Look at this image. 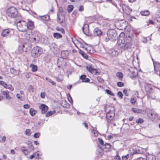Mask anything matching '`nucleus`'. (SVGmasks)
Listing matches in <instances>:
<instances>
[{"label": "nucleus", "mask_w": 160, "mask_h": 160, "mask_svg": "<svg viewBox=\"0 0 160 160\" xmlns=\"http://www.w3.org/2000/svg\"><path fill=\"white\" fill-rule=\"evenodd\" d=\"M53 36L54 38L57 39L61 38L62 37L61 34L57 32L54 33L53 34Z\"/></svg>", "instance_id": "412c9836"}, {"label": "nucleus", "mask_w": 160, "mask_h": 160, "mask_svg": "<svg viewBox=\"0 0 160 160\" xmlns=\"http://www.w3.org/2000/svg\"><path fill=\"white\" fill-rule=\"evenodd\" d=\"M98 141L100 144L102 145H104V142L102 140V139L101 138H99L98 139Z\"/></svg>", "instance_id": "8fccbe9b"}, {"label": "nucleus", "mask_w": 160, "mask_h": 160, "mask_svg": "<svg viewBox=\"0 0 160 160\" xmlns=\"http://www.w3.org/2000/svg\"><path fill=\"white\" fill-rule=\"evenodd\" d=\"M97 79L98 81L102 82L104 81V80L100 77L98 76L97 77Z\"/></svg>", "instance_id": "864d4df0"}, {"label": "nucleus", "mask_w": 160, "mask_h": 160, "mask_svg": "<svg viewBox=\"0 0 160 160\" xmlns=\"http://www.w3.org/2000/svg\"><path fill=\"white\" fill-rule=\"evenodd\" d=\"M30 130L29 129H27L25 131V134L29 136L30 135L31 133L30 132Z\"/></svg>", "instance_id": "603ef678"}, {"label": "nucleus", "mask_w": 160, "mask_h": 160, "mask_svg": "<svg viewBox=\"0 0 160 160\" xmlns=\"http://www.w3.org/2000/svg\"><path fill=\"white\" fill-rule=\"evenodd\" d=\"M40 135V132H37L35 133L34 135V137L35 138H39Z\"/></svg>", "instance_id": "37998d69"}, {"label": "nucleus", "mask_w": 160, "mask_h": 160, "mask_svg": "<svg viewBox=\"0 0 160 160\" xmlns=\"http://www.w3.org/2000/svg\"><path fill=\"white\" fill-rule=\"evenodd\" d=\"M39 108L41 110V112L42 113H45L48 110V107L46 105L44 104H41L39 106Z\"/></svg>", "instance_id": "ddd939ff"}, {"label": "nucleus", "mask_w": 160, "mask_h": 160, "mask_svg": "<svg viewBox=\"0 0 160 160\" xmlns=\"http://www.w3.org/2000/svg\"><path fill=\"white\" fill-rule=\"evenodd\" d=\"M27 23L24 21H18L17 23V27L19 31L25 32L27 29Z\"/></svg>", "instance_id": "39448f33"}, {"label": "nucleus", "mask_w": 160, "mask_h": 160, "mask_svg": "<svg viewBox=\"0 0 160 160\" xmlns=\"http://www.w3.org/2000/svg\"><path fill=\"white\" fill-rule=\"evenodd\" d=\"M63 12V9L61 7H60L59 8L58 13L59 14V13H62Z\"/></svg>", "instance_id": "5fc2aeb1"}, {"label": "nucleus", "mask_w": 160, "mask_h": 160, "mask_svg": "<svg viewBox=\"0 0 160 160\" xmlns=\"http://www.w3.org/2000/svg\"><path fill=\"white\" fill-rule=\"evenodd\" d=\"M67 52L65 51H63L61 52V56L63 58H66L67 56Z\"/></svg>", "instance_id": "7c9ffc66"}, {"label": "nucleus", "mask_w": 160, "mask_h": 160, "mask_svg": "<svg viewBox=\"0 0 160 160\" xmlns=\"http://www.w3.org/2000/svg\"><path fill=\"white\" fill-rule=\"evenodd\" d=\"M8 15L11 18H15L18 15V12L17 9L13 7H11L7 10Z\"/></svg>", "instance_id": "20e7f679"}, {"label": "nucleus", "mask_w": 160, "mask_h": 160, "mask_svg": "<svg viewBox=\"0 0 160 160\" xmlns=\"http://www.w3.org/2000/svg\"><path fill=\"white\" fill-rule=\"evenodd\" d=\"M131 44L130 42H126L124 40H122L120 43L119 44L120 47L124 49L127 50L130 48Z\"/></svg>", "instance_id": "423d86ee"}, {"label": "nucleus", "mask_w": 160, "mask_h": 160, "mask_svg": "<svg viewBox=\"0 0 160 160\" xmlns=\"http://www.w3.org/2000/svg\"><path fill=\"white\" fill-rule=\"evenodd\" d=\"M89 48H91L88 47V48H85V49L87 52H89V53H91V50H90Z\"/></svg>", "instance_id": "338daca9"}, {"label": "nucleus", "mask_w": 160, "mask_h": 160, "mask_svg": "<svg viewBox=\"0 0 160 160\" xmlns=\"http://www.w3.org/2000/svg\"><path fill=\"white\" fill-rule=\"evenodd\" d=\"M56 30L57 31H59L61 32L62 33H65V31L64 29L62 28H59L58 27L56 28Z\"/></svg>", "instance_id": "e433bc0d"}, {"label": "nucleus", "mask_w": 160, "mask_h": 160, "mask_svg": "<svg viewBox=\"0 0 160 160\" xmlns=\"http://www.w3.org/2000/svg\"><path fill=\"white\" fill-rule=\"evenodd\" d=\"M40 18L41 19L44 20H48L49 19V17L48 15H45L44 16H40Z\"/></svg>", "instance_id": "393cba45"}, {"label": "nucleus", "mask_w": 160, "mask_h": 160, "mask_svg": "<svg viewBox=\"0 0 160 160\" xmlns=\"http://www.w3.org/2000/svg\"><path fill=\"white\" fill-rule=\"evenodd\" d=\"M116 153V155L114 158V159L115 160H120L121 158L119 156L118 151H117Z\"/></svg>", "instance_id": "473e14b6"}, {"label": "nucleus", "mask_w": 160, "mask_h": 160, "mask_svg": "<svg viewBox=\"0 0 160 160\" xmlns=\"http://www.w3.org/2000/svg\"><path fill=\"white\" fill-rule=\"evenodd\" d=\"M23 107L25 109H28L30 108V106L28 104H26L24 105Z\"/></svg>", "instance_id": "052dcab7"}, {"label": "nucleus", "mask_w": 160, "mask_h": 160, "mask_svg": "<svg viewBox=\"0 0 160 160\" xmlns=\"http://www.w3.org/2000/svg\"><path fill=\"white\" fill-rule=\"evenodd\" d=\"M112 56H116L118 55V52L117 51H116L114 50H112L111 51V52H110Z\"/></svg>", "instance_id": "b1692460"}, {"label": "nucleus", "mask_w": 160, "mask_h": 160, "mask_svg": "<svg viewBox=\"0 0 160 160\" xmlns=\"http://www.w3.org/2000/svg\"><path fill=\"white\" fill-rule=\"evenodd\" d=\"M116 76L118 77L119 79L121 80L122 79L123 74L121 72H118L116 73Z\"/></svg>", "instance_id": "a878e982"}, {"label": "nucleus", "mask_w": 160, "mask_h": 160, "mask_svg": "<svg viewBox=\"0 0 160 160\" xmlns=\"http://www.w3.org/2000/svg\"><path fill=\"white\" fill-rule=\"evenodd\" d=\"M45 92H42V93H41V94H40V96H41V97L43 98H45Z\"/></svg>", "instance_id": "774afa93"}, {"label": "nucleus", "mask_w": 160, "mask_h": 160, "mask_svg": "<svg viewBox=\"0 0 160 160\" xmlns=\"http://www.w3.org/2000/svg\"><path fill=\"white\" fill-rule=\"evenodd\" d=\"M82 31L84 33L87 35L88 33L89 25L88 24H84L82 28Z\"/></svg>", "instance_id": "9b49d317"}, {"label": "nucleus", "mask_w": 160, "mask_h": 160, "mask_svg": "<svg viewBox=\"0 0 160 160\" xmlns=\"http://www.w3.org/2000/svg\"><path fill=\"white\" fill-rule=\"evenodd\" d=\"M132 111L134 112V113H140V112L139 111V110L138 109L135 108H132Z\"/></svg>", "instance_id": "c9c22d12"}, {"label": "nucleus", "mask_w": 160, "mask_h": 160, "mask_svg": "<svg viewBox=\"0 0 160 160\" xmlns=\"http://www.w3.org/2000/svg\"><path fill=\"white\" fill-rule=\"evenodd\" d=\"M30 67L32 68V71L33 72H36L37 70L38 67L36 65L33 64H31L30 65Z\"/></svg>", "instance_id": "4be33fe9"}, {"label": "nucleus", "mask_w": 160, "mask_h": 160, "mask_svg": "<svg viewBox=\"0 0 160 160\" xmlns=\"http://www.w3.org/2000/svg\"><path fill=\"white\" fill-rule=\"evenodd\" d=\"M52 112L51 111H50L49 112H48L46 114V117H48L52 115L53 114Z\"/></svg>", "instance_id": "09e8293b"}, {"label": "nucleus", "mask_w": 160, "mask_h": 160, "mask_svg": "<svg viewBox=\"0 0 160 160\" xmlns=\"http://www.w3.org/2000/svg\"><path fill=\"white\" fill-rule=\"evenodd\" d=\"M122 10L127 15H130L132 11V9L130 8L128 6L125 4H122L120 5Z\"/></svg>", "instance_id": "0eeeda50"}, {"label": "nucleus", "mask_w": 160, "mask_h": 160, "mask_svg": "<svg viewBox=\"0 0 160 160\" xmlns=\"http://www.w3.org/2000/svg\"><path fill=\"white\" fill-rule=\"evenodd\" d=\"M38 36L36 34L34 35L33 34L31 35L28 39V40L32 42H35L36 41H38Z\"/></svg>", "instance_id": "9d476101"}, {"label": "nucleus", "mask_w": 160, "mask_h": 160, "mask_svg": "<svg viewBox=\"0 0 160 160\" xmlns=\"http://www.w3.org/2000/svg\"><path fill=\"white\" fill-rule=\"evenodd\" d=\"M86 77V76L85 75H81L79 78V79H80L82 80H84L85 79V78Z\"/></svg>", "instance_id": "3c124183"}, {"label": "nucleus", "mask_w": 160, "mask_h": 160, "mask_svg": "<svg viewBox=\"0 0 160 160\" xmlns=\"http://www.w3.org/2000/svg\"><path fill=\"white\" fill-rule=\"evenodd\" d=\"M79 52L84 58L85 59L88 58V56L86 54L84 53L81 50H79Z\"/></svg>", "instance_id": "cd10ccee"}, {"label": "nucleus", "mask_w": 160, "mask_h": 160, "mask_svg": "<svg viewBox=\"0 0 160 160\" xmlns=\"http://www.w3.org/2000/svg\"><path fill=\"white\" fill-rule=\"evenodd\" d=\"M27 29H28L30 30H32L34 28V25L33 22L31 21H29L27 23Z\"/></svg>", "instance_id": "dca6fc26"}, {"label": "nucleus", "mask_w": 160, "mask_h": 160, "mask_svg": "<svg viewBox=\"0 0 160 160\" xmlns=\"http://www.w3.org/2000/svg\"><path fill=\"white\" fill-rule=\"evenodd\" d=\"M43 51L42 49L39 46L34 47L32 51V56L34 58H36L42 53Z\"/></svg>", "instance_id": "7ed1b4c3"}, {"label": "nucleus", "mask_w": 160, "mask_h": 160, "mask_svg": "<svg viewBox=\"0 0 160 160\" xmlns=\"http://www.w3.org/2000/svg\"><path fill=\"white\" fill-rule=\"evenodd\" d=\"M154 66L155 72L158 74V72L160 71V63L157 62L154 63Z\"/></svg>", "instance_id": "4468645a"}, {"label": "nucleus", "mask_w": 160, "mask_h": 160, "mask_svg": "<svg viewBox=\"0 0 160 160\" xmlns=\"http://www.w3.org/2000/svg\"><path fill=\"white\" fill-rule=\"evenodd\" d=\"M31 74L29 73H25V77L27 78H29L31 76Z\"/></svg>", "instance_id": "4d7b16f0"}, {"label": "nucleus", "mask_w": 160, "mask_h": 160, "mask_svg": "<svg viewBox=\"0 0 160 160\" xmlns=\"http://www.w3.org/2000/svg\"><path fill=\"white\" fill-rule=\"evenodd\" d=\"M114 114L112 112H108L106 115V118H107V121L109 122L113 118Z\"/></svg>", "instance_id": "2eb2a0df"}, {"label": "nucleus", "mask_w": 160, "mask_h": 160, "mask_svg": "<svg viewBox=\"0 0 160 160\" xmlns=\"http://www.w3.org/2000/svg\"><path fill=\"white\" fill-rule=\"evenodd\" d=\"M23 49L22 47H19L18 50H17L16 51V53L18 54L21 53L23 52Z\"/></svg>", "instance_id": "c756f323"}, {"label": "nucleus", "mask_w": 160, "mask_h": 160, "mask_svg": "<svg viewBox=\"0 0 160 160\" xmlns=\"http://www.w3.org/2000/svg\"><path fill=\"white\" fill-rule=\"evenodd\" d=\"M37 112L36 110H34L33 108H31L29 110V112L30 115L33 116L36 114Z\"/></svg>", "instance_id": "bb28decb"}, {"label": "nucleus", "mask_w": 160, "mask_h": 160, "mask_svg": "<svg viewBox=\"0 0 160 160\" xmlns=\"http://www.w3.org/2000/svg\"><path fill=\"white\" fill-rule=\"evenodd\" d=\"M117 86L120 87H121L124 86V83L122 82H118L117 83Z\"/></svg>", "instance_id": "49530a36"}, {"label": "nucleus", "mask_w": 160, "mask_h": 160, "mask_svg": "<svg viewBox=\"0 0 160 160\" xmlns=\"http://www.w3.org/2000/svg\"><path fill=\"white\" fill-rule=\"evenodd\" d=\"M102 151H98V152L99 154V155H98V156L99 157H101L102 155Z\"/></svg>", "instance_id": "e2e57ef3"}, {"label": "nucleus", "mask_w": 160, "mask_h": 160, "mask_svg": "<svg viewBox=\"0 0 160 160\" xmlns=\"http://www.w3.org/2000/svg\"><path fill=\"white\" fill-rule=\"evenodd\" d=\"M92 132L94 134V136L95 137H96L98 136V132L97 130H95V129H93Z\"/></svg>", "instance_id": "a18cd8bd"}, {"label": "nucleus", "mask_w": 160, "mask_h": 160, "mask_svg": "<svg viewBox=\"0 0 160 160\" xmlns=\"http://www.w3.org/2000/svg\"><path fill=\"white\" fill-rule=\"evenodd\" d=\"M1 92L6 99L9 100L11 98V97L9 94V92L8 91H1Z\"/></svg>", "instance_id": "f8f14e48"}, {"label": "nucleus", "mask_w": 160, "mask_h": 160, "mask_svg": "<svg viewBox=\"0 0 160 160\" xmlns=\"http://www.w3.org/2000/svg\"><path fill=\"white\" fill-rule=\"evenodd\" d=\"M68 99L69 101V102L71 103H72L73 102V101H72V98L71 97V96L70 95H69L68 96Z\"/></svg>", "instance_id": "de8ad7c7"}, {"label": "nucleus", "mask_w": 160, "mask_h": 160, "mask_svg": "<svg viewBox=\"0 0 160 160\" xmlns=\"http://www.w3.org/2000/svg\"><path fill=\"white\" fill-rule=\"evenodd\" d=\"M140 14L142 16H147L150 15V12L148 10H145L141 11Z\"/></svg>", "instance_id": "aec40b11"}, {"label": "nucleus", "mask_w": 160, "mask_h": 160, "mask_svg": "<svg viewBox=\"0 0 160 160\" xmlns=\"http://www.w3.org/2000/svg\"><path fill=\"white\" fill-rule=\"evenodd\" d=\"M73 8V6L72 5H69L68 6L67 10L69 13L71 12Z\"/></svg>", "instance_id": "c85d7f7f"}, {"label": "nucleus", "mask_w": 160, "mask_h": 160, "mask_svg": "<svg viewBox=\"0 0 160 160\" xmlns=\"http://www.w3.org/2000/svg\"><path fill=\"white\" fill-rule=\"evenodd\" d=\"M129 158V154H127L126 155L122 156V160H127Z\"/></svg>", "instance_id": "2f4dec72"}, {"label": "nucleus", "mask_w": 160, "mask_h": 160, "mask_svg": "<svg viewBox=\"0 0 160 160\" xmlns=\"http://www.w3.org/2000/svg\"><path fill=\"white\" fill-rule=\"evenodd\" d=\"M62 80L63 79L62 78H60L59 77L57 78L56 81L58 82H61Z\"/></svg>", "instance_id": "680f3d73"}, {"label": "nucleus", "mask_w": 160, "mask_h": 160, "mask_svg": "<svg viewBox=\"0 0 160 160\" xmlns=\"http://www.w3.org/2000/svg\"><path fill=\"white\" fill-rule=\"evenodd\" d=\"M136 101V98L135 97H132L131 99V103L133 104L135 103Z\"/></svg>", "instance_id": "58836bf2"}, {"label": "nucleus", "mask_w": 160, "mask_h": 160, "mask_svg": "<svg viewBox=\"0 0 160 160\" xmlns=\"http://www.w3.org/2000/svg\"><path fill=\"white\" fill-rule=\"evenodd\" d=\"M58 19L57 22L59 23H61L63 22L64 20V17L63 15H61L60 16L59 15V14L58 13L57 15Z\"/></svg>", "instance_id": "f3484780"}, {"label": "nucleus", "mask_w": 160, "mask_h": 160, "mask_svg": "<svg viewBox=\"0 0 160 160\" xmlns=\"http://www.w3.org/2000/svg\"><path fill=\"white\" fill-rule=\"evenodd\" d=\"M87 69L90 72L92 73L97 74L98 73L96 69L93 68L92 64H88L86 66Z\"/></svg>", "instance_id": "6e6552de"}, {"label": "nucleus", "mask_w": 160, "mask_h": 160, "mask_svg": "<svg viewBox=\"0 0 160 160\" xmlns=\"http://www.w3.org/2000/svg\"><path fill=\"white\" fill-rule=\"evenodd\" d=\"M0 85H2L6 88L7 84L3 81H0Z\"/></svg>", "instance_id": "4c0bfd02"}, {"label": "nucleus", "mask_w": 160, "mask_h": 160, "mask_svg": "<svg viewBox=\"0 0 160 160\" xmlns=\"http://www.w3.org/2000/svg\"><path fill=\"white\" fill-rule=\"evenodd\" d=\"M10 32V31L8 29L4 30L1 33V36L3 37L7 36Z\"/></svg>", "instance_id": "a211bd4d"}, {"label": "nucleus", "mask_w": 160, "mask_h": 160, "mask_svg": "<svg viewBox=\"0 0 160 160\" xmlns=\"http://www.w3.org/2000/svg\"><path fill=\"white\" fill-rule=\"evenodd\" d=\"M142 151H133V152H131L129 154V157L130 158L134 154L142 153Z\"/></svg>", "instance_id": "5701e85b"}, {"label": "nucleus", "mask_w": 160, "mask_h": 160, "mask_svg": "<svg viewBox=\"0 0 160 160\" xmlns=\"http://www.w3.org/2000/svg\"><path fill=\"white\" fill-rule=\"evenodd\" d=\"M155 17L157 22L160 23V10H158L157 12Z\"/></svg>", "instance_id": "6ab92c4d"}, {"label": "nucleus", "mask_w": 160, "mask_h": 160, "mask_svg": "<svg viewBox=\"0 0 160 160\" xmlns=\"http://www.w3.org/2000/svg\"><path fill=\"white\" fill-rule=\"evenodd\" d=\"M12 86L11 84H8L7 85L6 87V89H8L9 90H11L12 91L14 90V88H12Z\"/></svg>", "instance_id": "f704fd0d"}, {"label": "nucleus", "mask_w": 160, "mask_h": 160, "mask_svg": "<svg viewBox=\"0 0 160 160\" xmlns=\"http://www.w3.org/2000/svg\"><path fill=\"white\" fill-rule=\"evenodd\" d=\"M78 10L79 11H80V12H82V11H83V6L82 5L80 6L79 7Z\"/></svg>", "instance_id": "69168bd1"}, {"label": "nucleus", "mask_w": 160, "mask_h": 160, "mask_svg": "<svg viewBox=\"0 0 160 160\" xmlns=\"http://www.w3.org/2000/svg\"><path fill=\"white\" fill-rule=\"evenodd\" d=\"M106 92L108 94H109L111 95L112 96H114V94L112 93L111 91H110V90L108 89H106Z\"/></svg>", "instance_id": "ea45409f"}, {"label": "nucleus", "mask_w": 160, "mask_h": 160, "mask_svg": "<svg viewBox=\"0 0 160 160\" xmlns=\"http://www.w3.org/2000/svg\"><path fill=\"white\" fill-rule=\"evenodd\" d=\"M132 73L133 75H131L130 76V78L132 79H134L135 78H136L137 77L138 74H134L133 73H134V72H132Z\"/></svg>", "instance_id": "c03bdc74"}, {"label": "nucleus", "mask_w": 160, "mask_h": 160, "mask_svg": "<svg viewBox=\"0 0 160 160\" xmlns=\"http://www.w3.org/2000/svg\"><path fill=\"white\" fill-rule=\"evenodd\" d=\"M35 0H26L28 4H30L32 3Z\"/></svg>", "instance_id": "0e129e2a"}, {"label": "nucleus", "mask_w": 160, "mask_h": 160, "mask_svg": "<svg viewBox=\"0 0 160 160\" xmlns=\"http://www.w3.org/2000/svg\"><path fill=\"white\" fill-rule=\"evenodd\" d=\"M117 95L120 99H122V98L123 95L121 91H119L118 92Z\"/></svg>", "instance_id": "79ce46f5"}, {"label": "nucleus", "mask_w": 160, "mask_h": 160, "mask_svg": "<svg viewBox=\"0 0 160 160\" xmlns=\"http://www.w3.org/2000/svg\"><path fill=\"white\" fill-rule=\"evenodd\" d=\"M143 122V120L141 118L138 119L136 121V122L138 123H142Z\"/></svg>", "instance_id": "a19ab883"}, {"label": "nucleus", "mask_w": 160, "mask_h": 160, "mask_svg": "<svg viewBox=\"0 0 160 160\" xmlns=\"http://www.w3.org/2000/svg\"><path fill=\"white\" fill-rule=\"evenodd\" d=\"M20 95L19 94H17L16 95L17 97L21 101H23V99L22 97H21L20 96Z\"/></svg>", "instance_id": "bf43d9fd"}, {"label": "nucleus", "mask_w": 160, "mask_h": 160, "mask_svg": "<svg viewBox=\"0 0 160 160\" xmlns=\"http://www.w3.org/2000/svg\"><path fill=\"white\" fill-rule=\"evenodd\" d=\"M144 87L148 95V99H154L155 97L152 95L153 91L151 86L149 84L145 83L144 85Z\"/></svg>", "instance_id": "f03ea898"}, {"label": "nucleus", "mask_w": 160, "mask_h": 160, "mask_svg": "<svg viewBox=\"0 0 160 160\" xmlns=\"http://www.w3.org/2000/svg\"><path fill=\"white\" fill-rule=\"evenodd\" d=\"M104 146L105 149H109L111 148V145L109 143H106L104 145Z\"/></svg>", "instance_id": "72a5a7b5"}, {"label": "nucleus", "mask_w": 160, "mask_h": 160, "mask_svg": "<svg viewBox=\"0 0 160 160\" xmlns=\"http://www.w3.org/2000/svg\"><path fill=\"white\" fill-rule=\"evenodd\" d=\"M93 33L95 36L100 37L102 35V33L101 30L98 28H95L93 30Z\"/></svg>", "instance_id": "1a4fd4ad"}, {"label": "nucleus", "mask_w": 160, "mask_h": 160, "mask_svg": "<svg viewBox=\"0 0 160 160\" xmlns=\"http://www.w3.org/2000/svg\"><path fill=\"white\" fill-rule=\"evenodd\" d=\"M107 35L108 38H106L105 39V41L106 42H108L109 40L115 42L118 38L117 32L113 29H110L108 30Z\"/></svg>", "instance_id": "f257e3e1"}, {"label": "nucleus", "mask_w": 160, "mask_h": 160, "mask_svg": "<svg viewBox=\"0 0 160 160\" xmlns=\"http://www.w3.org/2000/svg\"><path fill=\"white\" fill-rule=\"evenodd\" d=\"M35 153V156L36 155L37 156V157L38 158H39V156L41 155L40 154V153H39V151H37L35 153Z\"/></svg>", "instance_id": "6e6d98bb"}, {"label": "nucleus", "mask_w": 160, "mask_h": 160, "mask_svg": "<svg viewBox=\"0 0 160 160\" xmlns=\"http://www.w3.org/2000/svg\"><path fill=\"white\" fill-rule=\"evenodd\" d=\"M90 81L89 79L88 78H86V77L85 78V79H84V80L82 81V82H89Z\"/></svg>", "instance_id": "13d9d810"}]
</instances>
